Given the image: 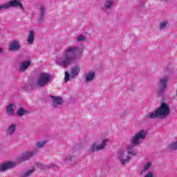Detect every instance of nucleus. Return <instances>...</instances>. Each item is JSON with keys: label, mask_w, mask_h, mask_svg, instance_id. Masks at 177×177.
Instances as JSON below:
<instances>
[{"label": "nucleus", "mask_w": 177, "mask_h": 177, "mask_svg": "<svg viewBox=\"0 0 177 177\" xmlns=\"http://www.w3.org/2000/svg\"><path fill=\"white\" fill-rule=\"evenodd\" d=\"M15 131H16V124H11L8 129V132L10 135H13Z\"/></svg>", "instance_id": "20"}, {"label": "nucleus", "mask_w": 177, "mask_h": 177, "mask_svg": "<svg viewBox=\"0 0 177 177\" xmlns=\"http://www.w3.org/2000/svg\"><path fill=\"white\" fill-rule=\"evenodd\" d=\"M80 74V66H75L71 69V78H75Z\"/></svg>", "instance_id": "15"}, {"label": "nucleus", "mask_w": 177, "mask_h": 177, "mask_svg": "<svg viewBox=\"0 0 177 177\" xmlns=\"http://www.w3.org/2000/svg\"><path fill=\"white\" fill-rule=\"evenodd\" d=\"M7 113L9 115H13L15 114V111L13 110V104H10L7 106Z\"/></svg>", "instance_id": "19"}, {"label": "nucleus", "mask_w": 177, "mask_h": 177, "mask_svg": "<svg viewBox=\"0 0 177 177\" xmlns=\"http://www.w3.org/2000/svg\"><path fill=\"white\" fill-rule=\"evenodd\" d=\"M167 26H168V22L165 21L163 23H161L160 25V29L162 30V28H165V27H167Z\"/></svg>", "instance_id": "26"}, {"label": "nucleus", "mask_w": 177, "mask_h": 177, "mask_svg": "<svg viewBox=\"0 0 177 177\" xmlns=\"http://www.w3.org/2000/svg\"><path fill=\"white\" fill-rule=\"evenodd\" d=\"M145 177H154V174H153V172L149 171L145 175Z\"/></svg>", "instance_id": "30"}, {"label": "nucleus", "mask_w": 177, "mask_h": 177, "mask_svg": "<svg viewBox=\"0 0 177 177\" xmlns=\"http://www.w3.org/2000/svg\"><path fill=\"white\" fill-rule=\"evenodd\" d=\"M51 75L49 73H41L39 77L37 78V81L35 84L32 85V89H35L39 86L40 88H43V86H46L48 85L49 82H50Z\"/></svg>", "instance_id": "3"}, {"label": "nucleus", "mask_w": 177, "mask_h": 177, "mask_svg": "<svg viewBox=\"0 0 177 177\" xmlns=\"http://www.w3.org/2000/svg\"><path fill=\"white\" fill-rule=\"evenodd\" d=\"M46 143V141H41L37 143V147L39 149H41V147H44L45 144Z\"/></svg>", "instance_id": "25"}, {"label": "nucleus", "mask_w": 177, "mask_h": 177, "mask_svg": "<svg viewBox=\"0 0 177 177\" xmlns=\"http://www.w3.org/2000/svg\"><path fill=\"white\" fill-rule=\"evenodd\" d=\"M147 133L145 130H140L139 132H138L131 140V145L136 147L138 145H139L140 140H145L146 139V136Z\"/></svg>", "instance_id": "4"}, {"label": "nucleus", "mask_w": 177, "mask_h": 177, "mask_svg": "<svg viewBox=\"0 0 177 177\" xmlns=\"http://www.w3.org/2000/svg\"><path fill=\"white\" fill-rule=\"evenodd\" d=\"M2 52H3L2 48H0V53H2Z\"/></svg>", "instance_id": "31"}, {"label": "nucleus", "mask_w": 177, "mask_h": 177, "mask_svg": "<svg viewBox=\"0 0 177 177\" xmlns=\"http://www.w3.org/2000/svg\"><path fill=\"white\" fill-rule=\"evenodd\" d=\"M27 113L26 110L23 109V108H19V109L17 111V113L18 115L21 117L22 115H24Z\"/></svg>", "instance_id": "23"}, {"label": "nucleus", "mask_w": 177, "mask_h": 177, "mask_svg": "<svg viewBox=\"0 0 177 177\" xmlns=\"http://www.w3.org/2000/svg\"><path fill=\"white\" fill-rule=\"evenodd\" d=\"M93 78H95V72H90L85 77L86 82H91Z\"/></svg>", "instance_id": "17"}, {"label": "nucleus", "mask_w": 177, "mask_h": 177, "mask_svg": "<svg viewBox=\"0 0 177 177\" xmlns=\"http://www.w3.org/2000/svg\"><path fill=\"white\" fill-rule=\"evenodd\" d=\"M6 5L8 6L7 9H10L11 6L12 8H17L19 6L22 10H24V7H23L21 0H11L8 3H6Z\"/></svg>", "instance_id": "7"}, {"label": "nucleus", "mask_w": 177, "mask_h": 177, "mask_svg": "<svg viewBox=\"0 0 177 177\" xmlns=\"http://www.w3.org/2000/svg\"><path fill=\"white\" fill-rule=\"evenodd\" d=\"M35 39V32L34 30H30L29 34L28 35L27 42L30 45H32L34 44V40Z\"/></svg>", "instance_id": "12"}, {"label": "nucleus", "mask_w": 177, "mask_h": 177, "mask_svg": "<svg viewBox=\"0 0 177 177\" xmlns=\"http://www.w3.org/2000/svg\"><path fill=\"white\" fill-rule=\"evenodd\" d=\"M65 82H67V81H68L70 80V74L68 73V72H65Z\"/></svg>", "instance_id": "28"}, {"label": "nucleus", "mask_w": 177, "mask_h": 177, "mask_svg": "<svg viewBox=\"0 0 177 177\" xmlns=\"http://www.w3.org/2000/svg\"><path fill=\"white\" fill-rule=\"evenodd\" d=\"M31 66V62L30 61H25L21 62V66L19 67V71L21 73L26 71L28 67Z\"/></svg>", "instance_id": "13"}, {"label": "nucleus", "mask_w": 177, "mask_h": 177, "mask_svg": "<svg viewBox=\"0 0 177 177\" xmlns=\"http://www.w3.org/2000/svg\"><path fill=\"white\" fill-rule=\"evenodd\" d=\"M39 12V21H44L45 20V13H46L45 6H40Z\"/></svg>", "instance_id": "14"}, {"label": "nucleus", "mask_w": 177, "mask_h": 177, "mask_svg": "<svg viewBox=\"0 0 177 177\" xmlns=\"http://www.w3.org/2000/svg\"><path fill=\"white\" fill-rule=\"evenodd\" d=\"M10 50H19L20 49V43L17 40H13L9 46Z\"/></svg>", "instance_id": "11"}, {"label": "nucleus", "mask_w": 177, "mask_h": 177, "mask_svg": "<svg viewBox=\"0 0 177 177\" xmlns=\"http://www.w3.org/2000/svg\"><path fill=\"white\" fill-rule=\"evenodd\" d=\"M171 113V109L168 104L165 102H162L160 104V107H158L153 112L150 113L148 115V118L153 120V118H167Z\"/></svg>", "instance_id": "1"}, {"label": "nucleus", "mask_w": 177, "mask_h": 177, "mask_svg": "<svg viewBox=\"0 0 177 177\" xmlns=\"http://www.w3.org/2000/svg\"><path fill=\"white\" fill-rule=\"evenodd\" d=\"M78 52V48L71 47L68 49L65 56V59L60 62V66L66 67L71 64L75 60V54Z\"/></svg>", "instance_id": "2"}, {"label": "nucleus", "mask_w": 177, "mask_h": 177, "mask_svg": "<svg viewBox=\"0 0 177 177\" xmlns=\"http://www.w3.org/2000/svg\"><path fill=\"white\" fill-rule=\"evenodd\" d=\"M113 2H114V0H106V2L105 3L106 9H110L113 6Z\"/></svg>", "instance_id": "22"}, {"label": "nucleus", "mask_w": 177, "mask_h": 177, "mask_svg": "<svg viewBox=\"0 0 177 177\" xmlns=\"http://www.w3.org/2000/svg\"><path fill=\"white\" fill-rule=\"evenodd\" d=\"M16 167V162H7L2 165H0V172L6 171V169H10V168H13Z\"/></svg>", "instance_id": "8"}, {"label": "nucleus", "mask_w": 177, "mask_h": 177, "mask_svg": "<svg viewBox=\"0 0 177 177\" xmlns=\"http://www.w3.org/2000/svg\"><path fill=\"white\" fill-rule=\"evenodd\" d=\"M119 160L122 165H125V162H129L131 160L129 156H127L124 153H120L119 155Z\"/></svg>", "instance_id": "9"}, {"label": "nucleus", "mask_w": 177, "mask_h": 177, "mask_svg": "<svg viewBox=\"0 0 177 177\" xmlns=\"http://www.w3.org/2000/svg\"><path fill=\"white\" fill-rule=\"evenodd\" d=\"M107 142H109V140H103L102 143L100 146L97 145L96 143H93L91 146V148L89 149L90 153H93V151H100V150H103V149L106 147Z\"/></svg>", "instance_id": "6"}, {"label": "nucleus", "mask_w": 177, "mask_h": 177, "mask_svg": "<svg viewBox=\"0 0 177 177\" xmlns=\"http://www.w3.org/2000/svg\"><path fill=\"white\" fill-rule=\"evenodd\" d=\"M151 167V162H148L146 165L144 167L143 169L141 171V175H143L145 174V171H147L150 167Z\"/></svg>", "instance_id": "21"}, {"label": "nucleus", "mask_w": 177, "mask_h": 177, "mask_svg": "<svg viewBox=\"0 0 177 177\" xmlns=\"http://www.w3.org/2000/svg\"><path fill=\"white\" fill-rule=\"evenodd\" d=\"M167 82L168 77L167 76L160 79V86L157 90V94L159 95V96L164 95V91H165V88H167Z\"/></svg>", "instance_id": "5"}, {"label": "nucleus", "mask_w": 177, "mask_h": 177, "mask_svg": "<svg viewBox=\"0 0 177 177\" xmlns=\"http://www.w3.org/2000/svg\"><path fill=\"white\" fill-rule=\"evenodd\" d=\"M133 147H135L133 145H129L127 147V153L130 156H136V151L133 150Z\"/></svg>", "instance_id": "18"}, {"label": "nucleus", "mask_w": 177, "mask_h": 177, "mask_svg": "<svg viewBox=\"0 0 177 177\" xmlns=\"http://www.w3.org/2000/svg\"><path fill=\"white\" fill-rule=\"evenodd\" d=\"M35 154V151L25 152L19 158V161H26V160H29L30 158H31V157H33Z\"/></svg>", "instance_id": "10"}, {"label": "nucleus", "mask_w": 177, "mask_h": 177, "mask_svg": "<svg viewBox=\"0 0 177 177\" xmlns=\"http://www.w3.org/2000/svg\"><path fill=\"white\" fill-rule=\"evenodd\" d=\"M51 98L53 99L55 106L63 104V99L62 97L51 96Z\"/></svg>", "instance_id": "16"}, {"label": "nucleus", "mask_w": 177, "mask_h": 177, "mask_svg": "<svg viewBox=\"0 0 177 177\" xmlns=\"http://www.w3.org/2000/svg\"><path fill=\"white\" fill-rule=\"evenodd\" d=\"M34 172V168L32 169H30L23 174L22 177H28L30 175H31Z\"/></svg>", "instance_id": "24"}, {"label": "nucleus", "mask_w": 177, "mask_h": 177, "mask_svg": "<svg viewBox=\"0 0 177 177\" xmlns=\"http://www.w3.org/2000/svg\"><path fill=\"white\" fill-rule=\"evenodd\" d=\"M8 10V5H6V3L0 5V10Z\"/></svg>", "instance_id": "27"}, {"label": "nucleus", "mask_w": 177, "mask_h": 177, "mask_svg": "<svg viewBox=\"0 0 177 177\" xmlns=\"http://www.w3.org/2000/svg\"><path fill=\"white\" fill-rule=\"evenodd\" d=\"M77 41L78 42H80L81 41H85V37H84V35H80V36L77 37Z\"/></svg>", "instance_id": "29"}]
</instances>
